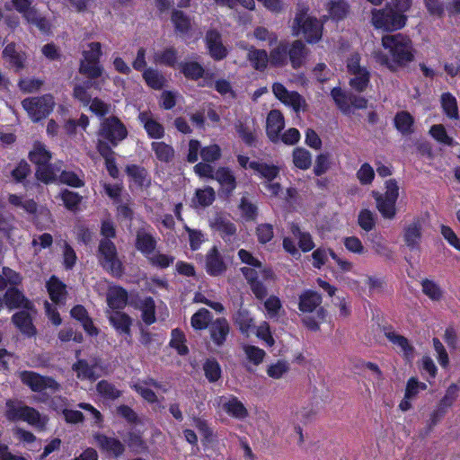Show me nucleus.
<instances>
[{
    "label": "nucleus",
    "instance_id": "1",
    "mask_svg": "<svg viewBox=\"0 0 460 460\" xmlns=\"http://www.w3.org/2000/svg\"><path fill=\"white\" fill-rule=\"evenodd\" d=\"M382 50L374 52L376 62L395 71L414 59V49L411 39L402 33L385 35L381 40Z\"/></svg>",
    "mask_w": 460,
    "mask_h": 460
},
{
    "label": "nucleus",
    "instance_id": "2",
    "mask_svg": "<svg viewBox=\"0 0 460 460\" xmlns=\"http://www.w3.org/2000/svg\"><path fill=\"white\" fill-rule=\"evenodd\" d=\"M238 256L242 262L248 265L243 267L242 271L250 283L253 294L259 299L264 298L267 291L263 284L258 280V278L260 277L265 280L271 279L273 277L271 270L263 267L261 262L246 250L241 249L238 252Z\"/></svg>",
    "mask_w": 460,
    "mask_h": 460
},
{
    "label": "nucleus",
    "instance_id": "3",
    "mask_svg": "<svg viewBox=\"0 0 460 460\" xmlns=\"http://www.w3.org/2000/svg\"><path fill=\"white\" fill-rule=\"evenodd\" d=\"M322 296L315 291L306 290L299 296L298 308L302 321L311 330H318L324 321L325 312L321 307Z\"/></svg>",
    "mask_w": 460,
    "mask_h": 460
},
{
    "label": "nucleus",
    "instance_id": "4",
    "mask_svg": "<svg viewBox=\"0 0 460 460\" xmlns=\"http://www.w3.org/2000/svg\"><path fill=\"white\" fill-rule=\"evenodd\" d=\"M290 27L293 36L303 35L306 42L310 44L316 43L322 39L323 22L310 15L307 10H299Z\"/></svg>",
    "mask_w": 460,
    "mask_h": 460
},
{
    "label": "nucleus",
    "instance_id": "5",
    "mask_svg": "<svg viewBox=\"0 0 460 460\" xmlns=\"http://www.w3.org/2000/svg\"><path fill=\"white\" fill-rule=\"evenodd\" d=\"M406 22V14L392 5L371 11V23L376 29L386 31H397L403 28Z\"/></svg>",
    "mask_w": 460,
    "mask_h": 460
},
{
    "label": "nucleus",
    "instance_id": "6",
    "mask_svg": "<svg viewBox=\"0 0 460 460\" xmlns=\"http://www.w3.org/2000/svg\"><path fill=\"white\" fill-rule=\"evenodd\" d=\"M97 259L100 266L113 277L119 278L124 273V266L114 243L102 238L98 245Z\"/></svg>",
    "mask_w": 460,
    "mask_h": 460
},
{
    "label": "nucleus",
    "instance_id": "7",
    "mask_svg": "<svg viewBox=\"0 0 460 460\" xmlns=\"http://www.w3.org/2000/svg\"><path fill=\"white\" fill-rule=\"evenodd\" d=\"M6 417L10 420H23L42 430L48 422V417L40 414L32 407L22 402L9 400L6 402Z\"/></svg>",
    "mask_w": 460,
    "mask_h": 460
},
{
    "label": "nucleus",
    "instance_id": "8",
    "mask_svg": "<svg viewBox=\"0 0 460 460\" xmlns=\"http://www.w3.org/2000/svg\"><path fill=\"white\" fill-rule=\"evenodd\" d=\"M22 106L31 119L37 122L46 118L53 111L55 101L52 95L44 94L24 99L22 102Z\"/></svg>",
    "mask_w": 460,
    "mask_h": 460
},
{
    "label": "nucleus",
    "instance_id": "9",
    "mask_svg": "<svg viewBox=\"0 0 460 460\" xmlns=\"http://www.w3.org/2000/svg\"><path fill=\"white\" fill-rule=\"evenodd\" d=\"M19 376L22 382L28 385L33 392L49 390L51 393H56L61 388V385L54 378L44 376L32 371L20 372Z\"/></svg>",
    "mask_w": 460,
    "mask_h": 460
},
{
    "label": "nucleus",
    "instance_id": "10",
    "mask_svg": "<svg viewBox=\"0 0 460 460\" xmlns=\"http://www.w3.org/2000/svg\"><path fill=\"white\" fill-rule=\"evenodd\" d=\"M214 406L219 411H223L236 420H244L249 415V411L244 404L233 394L217 397L214 400Z\"/></svg>",
    "mask_w": 460,
    "mask_h": 460
},
{
    "label": "nucleus",
    "instance_id": "11",
    "mask_svg": "<svg viewBox=\"0 0 460 460\" xmlns=\"http://www.w3.org/2000/svg\"><path fill=\"white\" fill-rule=\"evenodd\" d=\"M208 177L215 179L219 186L221 193L228 196L236 188V180L234 172L226 167H220L214 171L210 165L203 163V178Z\"/></svg>",
    "mask_w": 460,
    "mask_h": 460
},
{
    "label": "nucleus",
    "instance_id": "12",
    "mask_svg": "<svg viewBox=\"0 0 460 460\" xmlns=\"http://www.w3.org/2000/svg\"><path fill=\"white\" fill-rule=\"evenodd\" d=\"M128 131L123 123L116 117L105 119L101 124L99 135L113 146L127 137Z\"/></svg>",
    "mask_w": 460,
    "mask_h": 460
},
{
    "label": "nucleus",
    "instance_id": "13",
    "mask_svg": "<svg viewBox=\"0 0 460 460\" xmlns=\"http://www.w3.org/2000/svg\"><path fill=\"white\" fill-rule=\"evenodd\" d=\"M12 3L15 10L22 14L27 22L35 25L42 31L49 30L48 21L31 5V0H12Z\"/></svg>",
    "mask_w": 460,
    "mask_h": 460
},
{
    "label": "nucleus",
    "instance_id": "14",
    "mask_svg": "<svg viewBox=\"0 0 460 460\" xmlns=\"http://www.w3.org/2000/svg\"><path fill=\"white\" fill-rule=\"evenodd\" d=\"M274 96L284 105L298 112L306 107L305 100L296 92L288 91L282 84L274 83L272 85Z\"/></svg>",
    "mask_w": 460,
    "mask_h": 460
},
{
    "label": "nucleus",
    "instance_id": "15",
    "mask_svg": "<svg viewBox=\"0 0 460 460\" xmlns=\"http://www.w3.org/2000/svg\"><path fill=\"white\" fill-rule=\"evenodd\" d=\"M208 326L210 333L211 340L217 344L221 345L226 339L229 332V324L225 318H217L212 321L210 313L203 308V326Z\"/></svg>",
    "mask_w": 460,
    "mask_h": 460
},
{
    "label": "nucleus",
    "instance_id": "16",
    "mask_svg": "<svg viewBox=\"0 0 460 460\" xmlns=\"http://www.w3.org/2000/svg\"><path fill=\"white\" fill-rule=\"evenodd\" d=\"M95 445L103 452L111 456L119 457L125 451L124 444L118 438L97 433L93 436Z\"/></svg>",
    "mask_w": 460,
    "mask_h": 460
},
{
    "label": "nucleus",
    "instance_id": "17",
    "mask_svg": "<svg viewBox=\"0 0 460 460\" xmlns=\"http://www.w3.org/2000/svg\"><path fill=\"white\" fill-rule=\"evenodd\" d=\"M285 120L282 113L278 110H272L267 116L266 131L272 142L279 140L280 131L284 128Z\"/></svg>",
    "mask_w": 460,
    "mask_h": 460
},
{
    "label": "nucleus",
    "instance_id": "18",
    "mask_svg": "<svg viewBox=\"0 0 460 460\" xmlns=\"http://www.w3.org/2000/svg\"><path fill=\"white\" fill-rule=\"evenodd\" d=\"M206 42L208 54L213 59L221 60L226 57L228 50L224 46L218 32L215 31H208Z\"/></svg>",
    "mask_w": 460,
    "mask_h": 460
},
{
    "label": "nucleus",
    "instance_id": "19",
    "mask_svg": "<svg viewBox=\"0 0 460 460\" xmlns=\"http://www.w3.org/2000/svg\"><path fill=\"white\" fill-rule=\"evenodd\" d=\"M288 59L289 60L292 67L296 69L304 65L308 55V49L305 43L299 40H296L288 46Z\"/></svg>",
    "mask_w": 460,
    "mask_h": 460
},
{
    "label": "nucleus",
    "instance_id": "20",
    "mask_svg": "<svg viewBox=\"0 0 460 460\" xmlns=\"http://www.w3.org/2000/svg\"><path fill=\"white\" fill-rule=\"evenodd\" d=\"M385 337L393 343L397 351L402 354L406 360L411 361L413 359L414 349L405 337L393 331L386 332Z\"/></svg>",
    "mask_w": 460,
    "mask_h": 460
},
{
    "label": "nucleus",
    "instance_id": "21",
    "mask_svg": "<svg viewBox=\"0 0 460 460\" xmlns=\"http://www.w3.org/2000/svg\"><path fill=\"white\" fill-rule=\"evenodd\" d=\"M372 196L376 200V207L380 215L385 219L392 220L395 217L397 213L396 202L394 199H388L381 197V193L378 191H373Z\"/></svg>",
    "mask_w": 460,
    "mask_h": 460
},
{
    "label": "nucleus",
    "instance_id": "22",
    "mask_svg": "<svg viewBox=\"0 0 460 460\" xmlns=\"http://www.w3.org/2000/svg\"><path fill=\"white\" fill-rule=\"evenodd\" d=\"M458 387L456 385H451L442 400L439 402L438 408L431 414V421L433 424L437 423L441 417L445 414L447 408H449L457 397Z\"/></svg>",
    "mask_w": 460,
    "mask_h": 460
},
{
    "label": "nucleus",
    "instance_id": "23",
    "mask_svg": "<svg viewBox=\"0 0 460 460\" xmlns=\"http://www.w3.org/2000/svg\"><path fill=\"white\" fill-rule=\"evenodd\" d=\"M5 305L10 308L23 307L30 311H33V305L29 301L22 292L18 289L12 288H9L4 295Z\"/></svg>",
    "mask_w": 460,
    "mask_h": 460
},
{
    "label": "nucleus",
    "instance_id": "24",
    "mask_svg": "<svg viewBox=\"0 0 460 460\" xmlns=\"http://www.w3.org/2000/svg\"><path fill=\"white\" fill-rule=\"evenodd\" d=\"M240 46L248 50L247 58L254 69L262 71L267 67L270 63V57L266 50L254 47L246 48L243 44H240Z\"/></svg>",
    "mask_w": 460,
    "mask_h": 460
},
{
    "label": "nucleus",
    "instance_id": "25",
    "mask_svg": "<svg viewBox=\"0 0 460 460\" xmlns=\"http://www.w3.org/2000/svg\"><path fill=\"white\" fill-rule=\"evenodd\" d=\"M140 122L144 125L148 136L153 138H161L164 135L163 126L158 123L148 111L140 112L138 115Z\"/></svg>",
    "mask_w": 460,
    "mask_h": 460
},
{
    "label": "nucleus",
    "instance_id": "26",
    "mask_svg": "<svg viewBox=\"0 0 460 460\" xmlns=\"http://www.w3.org/2000/svg\"><path fill=\"white\" fill-rule=\"evenodd\" d=\"M156 246V241L151 234L144 228H140L136 234V248L146 255L154 252Z\"/></svg>",
    "mask_w": 460,
    "mask_h": 460
},
{
    "label": "nucleus",
    "instance_id": "27",
    "mask_svg": "<svg viewBox=\"0 0 460 460\" xmlns=\"http://www.w3.org/2000/svg\"><path fill=\"white\" fill-rule=\"evenodd\" d=\"M46 288L48 289L50 299L57 305L65 302L66 297V285L63 284L58 279L52 277L47 282Z\"/></svg>",
    "mask_w": 460,
    "mask_h": 460
},
{
    "label": "nucleus",
    "instance_id": "28",
    "mask_svg": "<svg viewBox=\"0 0 460 460\" xmlns=\"http://www.w3.org/2000/svg\"><path fill=\"white\" fill-rule=\"evenodd\" d=\"M421 232L422 227L419 221L409 224L403 235L406 245L411 249L418 248L421 240Z\"/></svg>",
    "mask_w": 460,
    "mask_h": 460
},
{
    "label": "nucleus",
    "instance_id": "29",
    "mask_svg": "<svg viewBox=\"0 0 460 460\" xmlns=\"http://www.w3.org/2000/svg\"><path fill=\"white\" fill-rule=\"evenodd\" d=\"M234 322L240 332L246 336L254 330V320L246 309L238 310L234 316Z\"/></svg>",
    "mask_w": 460,
    "mask_h": 460
},
{
    "label": "nucleus",
    "instance_id": "30",
    "mask_svg": "<svg viewBox=\"0 0 460 460\" xmlns=\"http://www.w3.org/2000/svg\"><path fill=\"white\" fill-rule=\"evenodd\" d=\"M29 158L39 168L49 163L51 153L46 148L45 145L40 142H35L32 149L29 153Z\"/></svg>",
    "mask_w": 460,
    "mask_h": 460
},
{
    "label": "nucleus",
    "instance_id": "31",
    "mask_svg": "<svg viewBox=\"0 0 460 460\" xmlns=\"http://www.w3.org/2000/svg\"><path fill=\"white\" fill-rule=\"evenodd\" d=\"M71 315L79 321L84 331L90 335H97V328L93 325L92 319L88 316L86 309L83 305H75L71 309Z\"/></svg>",
    "mask_w": 460,
    "mask_h": 460
},
{
    "label": "nucleus",
    "instance_id": "32",
    "mask_svg": "<svg viewBox=\"0 0 460 460\" xmlns=\"http://www.w3.org/2000/svg\"><path fill=\"white\" fill-rule=\"evenodd\" d=\"M109 320L112 326L121 333L129 334L132 324L131 318L119 311L109 312Z\"/></svg>",
    "mask_w": 460,
    "mask_h": 460
},
{
    "label": "nucleus",
    "instance_id": "33",
    "mask_svg": "<svg viewBox=\"0 0 460 460\" xmlns=\"http://www.w3.org/2000/svg\"><path fill=\"white\" fill-rule=\"evenodd\" d=\"M249 168L258 173L265 181H272L279 173V168L274 164L252 161Z\"/></svg>",
    "mask_w": 460,
    "mask_h": 460
},
{
    "label": "nucleus",
    "instance_id": "34",
    "mask_svg": "<svg viewBox=\"0 0 460 460\" xmlns=\"http://www.w3.org/2000/svg\"><path fill=\"white\" fill-rule=\"evenodd\" d=\"M0 233L12 242H15L18 229L14 217L11 214L0 212Z\"/></svg>",
    "mask_w": 460,
    "mask_h": 460
},
{
    "label": "nucleus",
    "instance_id": "35",
    "mask_svg": "<svg viewBox=\"0 0 460 460\" xmlns=\"http://www.w3.org/2000/svg\"><path fill=\"white\" fill-rule=\"evenodd\" d=\"M127 300L128 293L122 288L113 287L108 290L107 304L110 308L121 309L126 305Z\"/></svg>",
    "mask_w": 460,
    "mask_h": 460
},
{
    "label": "nucleus",
    "instance_id": "36",
    "mask_svg": "<svg viewBox=\"0 0 460 460\" xmlns=\"http://www.w3.org/2000/svg\"><path fill=\"white\" fill-rule=\"evenodd\" d=\"M13 322L16 327L28 336H33L36 332L31 317L28 312H18L13 315Z\"/></svg>",
    "mask_w": 460,
    "mask_h": 460
},
{
    "label": "nucleus",
    "instance_id": "37",
    "mask_svg": "<svg viewBox=\"0 0 460 460\" xmlns=\"http://www.w3.org/2000/svg\"><path fill=\"white\" fill-rule=\"evenodd\" d=\"M288 45L285 41H280L269 54L270 64L275 66H285L288 63Z\"/></svg>",
    "mask_w": 460,
    "mask_h": 460
},
{
    "label": "nucleus",
    "instance_id": "38",
    "mask_svg": "<svg viewBox=\"0 0 460 460\" xmlns=\"http://www.w3.org/2000/svg\"><path fill=\"white\" fill-rule=\"evenodd\" d=\"M210 227L219 232L223 237L231 236L235 233V227L229 220L222 215H217L215 218L209 219Z\"/></svg>",
    "mask_w": 460,
    "mask_h": 460
},
{
    "label": "nucleus",
    "instance_id": "39",
    "mask_svg": "<svg viewBox=\"0 0 460 460\" xmlns=\"http://www.w3.org/2000/svg\"><path fill=\"white\" fill-rule=\"evenodd\" d=\"M203 451L208 456H212L220 449V443L212 429L203 425Z\"/></svg>",
    "mask_w": 460,
    "mask_h": 460
},
{
    "label": "nucleus",
    "instance_id": "40",
    "mask_svg": "<svg viewBox=\"0 0 460 460\" xmlns=\"http://www.w3.org/2000/svg\"><path fill=\"white\" fill-rule=\"evenodd\" d=\"M331 96L344 114H351V94H348L340 87H334L331 92Z\"/></svg>",
    "mask_w": 460,
    "mask_h": 460
},
{
    "label": "nucleus",
    "instance_id": "41",
    "mask_svg": "<svg viewBox=\"0 0 460 460\" xmlns=\"http://www.w3.org/2000/svg\"><path fill=\"white\" fill-rule=\"evenodd\" d=\"M349 85L357 92H364L370 82V74L367 69L359 70L358 72L349 74Z\"/></svg>",
    "mask_w": 460,
    "mask_h": 460
},
{
    "label": "nucleus",
    "instance_id": "42",
    "mask_svg": "<svg viewBox=\"0 0 460 460\" xmlns=\"http://www.w3.org/2000/svg\"><path fill=\"white\" fill-rule=\"evenodd\" d=\"M206 269L208 274L214 276L221 274L226 270L225 263L216 248H213L207 256Z\"/></svg>",
    "mask_w": 460,
    "mask_h": 460
},
{
    "label": "nucleus",
    "instance_id": "43",
    "mask_svg": "<svg viewBox=\"0 0 460 460\" xmlns=\"http://www.w3.org/2000/svg\"><path fill=\"white\" fill-rule=\"evenodd\" d=\"M153 62L156 65L173 66L177 62V50L172 48H167L164 50L155 52Z\"/></svg>",
    "mask_w": 460,
    "mask_h": 460
},
{
    "label": "nucleus",
    "instance_id": "44",
    "mask_svg": "<svg viewBox=\"0 0 460 460\" xmlns=\"http://www.w3.org/2000/svg\"><path fill=\"white\" fill-rule=\"evenodd\" d=\"M413 122L412 116L407 111H400L394 117V126L403 135L413 132Z\"/></svg>",
    "mask_w": 460,
    "mask_h": 460
},
{
    "label": "nucleus",
    "instance_id": "45",
    "mask_svg": "<svg viewBox=\"0 0 460 460\" xmlns=\"http://www.w3.org/2000/svg\"><path fill=\"white\" fill-rule=\"evenodd\" d=\"M72 369L76 373V376L79 379L84 380H95L94 367L88 364L86 360L79 359L72 366Z\"/></svg>",
    "mask_w": 460,
    "mask_h": 460
},
{
    "label": "nucleus",
    "instance_id": "46",
    "mask_svg": "<svg viewBox=\"0 0 460 460\" xmlns=\"http://www.w3.org/2000/svg\"><path fill=\"white\" fill-rule=\"evenodd\" d=\"M143 78L147 85L155 90L162 89L165 83L164 75L152 67L144 70Z\"/></svg>",
    "mask_w": 460,
    "mask_h": 460
},
{
    "label": "nucleus",
    "instance_id": "47",
    "mask_svg": "<svg viewBox=\"0 0 460 460\" xmlns=\"http://www.w3.org/2000/svg\"><path fill=\"white\" fill-rule=\"evenodd\" d=\"M291 233L298 240L299 248L304 252H309L314 249V243L310 234L301 231L297 226H291Z\"/></svg>",
    "mask_w": 460,
    "mask_h": 460
},
{
    "label": "nucleus",
    "instance_id": "48",
    "mask_svg": "<svg viewBox=\"0 0 460 460\" xmlns=\"http://www.w3.org/2000/svg\"><path fill=\"white\" fill-rule=\"evenodd\" d=\"M79 73L89 79H96L102 76L103 67L99 62L80 61Z\"/></svg>",
    "mask_w": 460,
    "mask_h": 460
},
{
    "label": "nucleus",
    "instance_id": "49",
    "mask_svg": "<svg viewBox=\"0 0 460 460\" xmlns=\"http://www.w3.org/2000/svg\"><path fill=\"white\" fill-rule=\"evenodd\" d=\"M151 146L158 160L164 163H168L172 160L174 156V150L171 146L164 142H153Z\"/></svg>",
    "mask_w": 460,
    "mask_h": 460
},
{
    "label": "nucleus",
    "instance_id": "50",
    "mask_svg": "<svg viewBox=\"0 0 460 460\" xmlns=\"http://www.w3.org/2000/svg\"><path fill=\"white\" fill-rule=\"evenodd\" d=\"M96 390L100 395L108 400H116L121 395V391L106 380L100 381L96 385Z\"/></svg>",
    "mask_w": 460,
    "mask_h": 460
},
{
    "label": "nucleus",
    "instance_id": "51",
    "mask_svg": "<svg viewBox=\"0 0 460 460\" xmlns=\"http://www.w3.org/2000/svg\"><path fill=\"white\" fill-rule=\"evenodd\" d=\"M186 338L182 331L175 328L172 331L170 346L175 349L180 355H186L189 351L186 346Z\"/></svg>",
    "mask_w": 460,
    "mask_h": 460
},
{
    "label": "nucleus",
    "instance_id": "52",
    "mask_svg": "<svg viewBox=\"0 0 460 460\" xmlns=\"http://www.w3.org/2000/svg\"><path fill=\"white\" fill-rule=\"evenodd\" d=\"M442 108L450 119H458V108L456 99L449 93H443L441 96Z\"/></svg>",
    "mask_w": 460,
    "mask_h": 460
},
{
    "label": "nucleus",
    "instance_id": "53",
    "mask_svg": "<svg viewBox=\"0 0 460 460\" xmlns=\"http://www.w3.org/2000/svg\"><path fill=\"white\" fill-rule=\"evenodd\" d=\"M140 310L142 319L146 324H152L155 322V305L151 297H146L140 302Z\"/></svg>",
    "mask_w": 460,
    "mask_h": 460
},
{
    "label": "nucleus",
    "instance_id": "54",
    "mask_svg": "<svg viewBox=\"0 0 460 460\" xmlns=\"http://www.w3.org/2000/svg\"><path fill=\"white\" fill-rule=\"evenodd\" d=\"M293 163L296 168L306 170L312 164L311 154L304 148H296L293 151Z\"/></svg>",
    "mask_w": 460,
    "mask_h": 460
},
{
    "label": "nucleus",
    "instance_id": "55",
    "mask_svg": "<svg viewBox=\"0 0 460 460\" xmlns=\"http://www.w3.org/2000/svg\"><path fill=\"white\" fill-rule=\"evenodd\" d=\"M60 169L56 168V166L49 164V163L46 165L40 166L36 171V176L38 180L49 183L54 181L58 178V173Z\"/></svg>",
    "mask_w": 460,
    "mask_h": 460
},
{
    "label": "nucleus",
    "instance_id": "56",
    "mask_svg": "<svg viewBox=\"0 0 460 460\" xmlns=\"http://www.w3.org/2000/svg\"><path fill=\"white\" fill-rule=\"evenodd\" d=\"M87 49L83 50V58L81 61L99 62L102 54L100 42H91L87 44Z\"/></svg>",
    "mask_w": 460,
    "mask_h": 460
},
{
    "label": "nucleus",
    "instance_id": "57",
    "mask_svg": "<svg viewBox=\"0 0 460 460\" xmlns=\"http://www.w3.org/2000/svg\"><path fill=\"white\" fill-rule=\"evenodd\" d=\"M423 293L429 296L431 300L438 301L443 296L442 289L433 280L425 279L421 283Z\"/></svg>",
    "mask_w": 460,
    "mask_h": 460
},
{
    "label": "nucleus",
    "instance_id": "58",
    "mask_svg": "<svg viewBox=\"0 0 460 460\" xmlns=\"http://www.w3.org/2000/svg\"><path fill=\"white\" fill-rule=\"evenodd\" d=\"M289 370V364L284 360H278L267 367V374L273 379L283 377Z\"/></svg>",
    "mask_w": 460,
    "mask_h": 460
},
{
    "label": "nucleus",
    "instance_id": "59",
    "mask_svg": "<svg viewBox=\"0 0 460 460\" xmlns=\"http://www.w3.org/2000/svg\"><path fill=\"white\" fill-rule=\"evenodd\" d=\"M238 208L245 220H254L257 217V207L246 197L241 199Z\"/></svg>",
    "mask_w": 460,
    "mask_h": 460
},
{
    "label": "nucleus",
    "instance_id": "60",
    "mask_svg": "<svg viewBox=\"0 0 460 460\" xmlns=\"http://www.w3.org/2000/svg\"><path fill=\"white\" fill-rule=\"evenodd\" d=\"M266 315L269 318H277L279 316L282 305L278 296H270L264 302Z\"/></svg>",
    "mask_w": 460,
    "mask_h": 460
},
{
    "label": "nucleus",
    "instance_id": "61",
    "mask_svg": "<svg viewBox=\"0 0 460 460\" xmlns=\"http://www.w3.org/2000/svg\"><path fill=\"white\" fill-rule=\"evenodd\" d=\"M429 133L434 139L441 144L447 146H452L454 144L453 138L447 135L445 127L441 124L432 126L429 129Z\"/></svg>",
    "mask_w": 460,
    "mask_h": 460
},
{
    "label": "nucleus",
    "instance_id": "62",
    "mask_svg": "<svg viewBox=\"0 0 460 460\" xmlns=\"http://www.w3.org/2000/svg\"><path fill=\"white\" fill-rule=\"evenodd\" d=\"M43 84V80L27 77L21 79L18 83V86L24 93H31L39 91Z\"/></svg>",
    "mask_w": 460,
    "mask_h": 460
},
{
    "label": "nucleus",
    "instance_id": "63",
    "mask_svg": "<svg viewBox=\"0 0 460 460\" xmlns=\"http://www.w3.org/2000/svg\"><path fill=\"white\" fill-rule=\"evenodd\" d=\"M358 222L362 229L365 231H370L376 224L375 214L369 209H362L358 214Z\"/></svg>",
    "mask_w": 460,
    "mask_h": 460
},
{
    "label": "nucleus",
    "instance_id": "64",
    "mask_svg": "<svg viewBox=\"0 0 460 460\" xmlns=\"http://www.w3.org/2000/svg\"><path fill=\"white\" fill-rule=\"evenodd\" d=\"M243 351L247 359L254 365L261 364L265 357V351L253 345H244Z\"/></svg>",
    "mask_w": 460,
    "mask_h": 460
}]
</instances>
